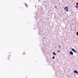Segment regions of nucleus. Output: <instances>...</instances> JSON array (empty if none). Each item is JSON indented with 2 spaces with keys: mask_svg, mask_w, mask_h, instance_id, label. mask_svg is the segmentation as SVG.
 Here are the masks:
<instances>
[{
  "mask_svg": "<svg viewBox=\"0 0 78 78\" xmlns=\"http://www.w3.org/2000/svg\"><path fill=\"white\" fill-rule=\"evenodd\" d=\"M76 35L78 36V32H77L76 33Z\"/></svg>",
  "mask_w": 78,
  "mask_h": 78,
  "instance_id": "nucleus-7",
  "label": "nucleus"
},
{
  "mask_svg": "<svg viewBox=\"0 0 78 78\" xmlns=\"http://www.w3.org/2000/svg\"><path fill=\"white\" fill-rule=\"evenodd\" d=\"M55 56H53L52 57V58L54 59H55Z\"/></svg>",
  "mask_w": 78,
  "mask_h": 78,
  "instance_id": "nucleus-8",
  "label": "nucleus"
},
{
  "mask_svg": "<svg viewBox=\"0 0 78 78\" xmlns=\"http://www.w3.org/2000/svg\"><path fill=\"white\" fill-rule=\"evenodd\" d=\"M59 51H59V50H58V51H57V52H59Z\"/></svg>",
  "mask_w": 78,
  "mask_h": 78,
  "instance_id": "nucleus-12",
  "label": "nucleus"
},
{
  "mask_svg": "<svg viewBox=\"0 0 78 78\" xmlns=\"http://www.w3.org/2000/svg\"><path fill=\"white\" fill-rule=\"evenodd\" d=\"M35 7L36 8V5H35Z\"/></svg>",
  "mask_w": 78,
  "mask_h": 78,
  "instance_id": "nucleus-13",
  "label": "nucleus"
},
{
  "mask_svg": "<svg viewBox=\"0 0 78 78\" xmlns=\"http://www.w3.org/2000/svg\"><path fill=\"white\" fill-rule=\"evenodd\" d=\"M76 8H78V6L76 5Z\"/></svg>",
  "mask_w": 78,
  "mask_h": 78,
  "instance_id": "nucleus-9",
  "label": "nucleus"
},
{
  "mask_svg": "<svg viewBox=\"0 0 78 78\" xmlns=\"http://www.w3.org/2000/svg\"><path fill=\"white\" fill-rule=\"evenodd\" d=\"M58 47H59L60 48H61V45H59V46H58Z\"/></svg>",
  "mask_w": 78,
  "mask_h": 78,
  "instance_id": "nucleus-10",
  "label": "nucleus"
},
{
  "mask_svg": "<svg viewBox=\"0 0 78 78\" xmlns=\"http://www.w3.org/2000/svg\"><path fill=\"white\" fill-rule=\"evenodd\" d=\"M76 5H77V6H78V2L76 3Z\"/></svg>",
  "mask_w": 78,
  "mask_h": 78,
  "instance_id": "nucleus-11",
  "label": "nucleus"
},
{
  "mask_svg": "<svg viewBox=\"0 0 78 78\" xmlns=\"http://www.w3.org/2000/svg\"><path fill=\"white\" fill-rule=\"evenodd\" d=\"M53 54L54 55H55V56L56 55V54L55 53V52H53Z\"/></svg>",
  "mask_w": 78,
  "mask_h": 78,
  "instance_id": "nucleus-6",
  "label": "nucleus"
},
{
  "mask_svg": "<svg viewBox=\"0 0 78 78\" xmlns=\"http://www.w3.org/2000/svg\"><path fill=\"white\" fill-rule=\"evenodd\" d=\"M69 54H70V55H73V52L72 51H70L69 52Z\"/></svg>",
  "mask_w": 78,
  "mask_h": 78,
  "instance_id": "nucleus-3",
  "label": "nucleus"
},
{
  "mask_svg": "<svg viewBox=\"0 0 78 78\" xmlns=\"http://www.w3.org/2000/svg\"><path fill=\"white\" fill-rule=\"evenodd\" d=\"M24 5H25L26 6V8H27L28 6V5L26 3H25Z\"/></svg>",
  "mask_w": 78,
  "mask_h": 78,
  "instance_id": "nucleus-5",
  "label": "nucleus"
},
{
  "mask_svg": "<svg viewBox=\"0 0 78 78\" xmlns=\"http://www.w3.org/2000/svg\"><path fill=\"white\" fill-rule=\"evenodd\" d=\"M74 72L75 73H76L77 75L78 74V72L76 70H74Z\"/></svg>",
  "mask_w": 78,
  "mask_h": 78,
  "instance_id": "nucleus-4",
  "label": "nucleus"
},
{
  "mask_svg": "<svg viewBox=\"0 0 78 78\" xmlns=\"http://www.w3.org/2000/svg\"><path fill=\"white\" fill-rule=\"evenodd\" d=\"M64 9L65 11H69V10H68V7H65L64 8Z\"/></svg>",
  "mask_w": 78,
  "mask_h": 78,
  "instance_id": "nucleus-1",
  "label": "nucleus"
},
{
  "mask_svg": "<svg viewBox=\"0 0 78 78\" xmlns=\"http://www.w3.org/2000/svg\"><path fill=\"white\" fill-rule=\"evenodd\" d=\"M72 50L73 51H74L75 53H77V51H76L73 48L72 49Z\"/></svg>",
  "mask_w": 78,
  "mask_h": 78,
  "instance_id": "nucleus-2",
  "label": "nucleus"
}]
</instances>
